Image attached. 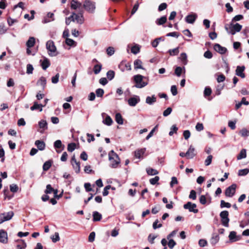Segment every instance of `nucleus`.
Returning <instances> with one entry per match:
<instances>
[{"label":"nucleus","mask_w":249,"mask_h":249,"mask_svg":"<svg viewBox=\"0 0 249 249\" xmlns=\"http://www.w3.org/2000/svg\"><path fill=\"white\" fill-rule=\"evenodd\" d=\"M146 79V77L141 74L134 75L133 76V79L136 84L135 87L137 88L141 89L147 86L148 84V81L144 80V79Z\"/></svg>","instance_id":"obj_1"},{"label":"nucleus","mask_w":249,"mask_h":249,"mask_svg":"<svg viewBox=\"0 0 249 249\" xmlns=\"http://www.w3.org/2000/svg\"><path fill=\"white\" fill-rule=\"evenodd\" d=\"M108 158L110 161V166L113 168H117L120 163L118 155L113 150H111L108 154Z\"/></svg>","instance_id":"obj_2"},{"label":"nucleus","mask_w":249,"mask_h":249,"mask_svg":"<svg viewBox=\"0 0 249 249\" xmlns=\"http://www.w3.org/2000/svg\"><path fill=\"white\" fill-rule=\"evenodd\" d=\"M71 17H72V21H76L79 24H82L84 22L85 19L83 16V11H81L79 13L76 14L75 12L71 13Z\"/></svg>","instance_id":"obj_3"},{"label":"nucleus","mask_w":249,"mask_h":249,"mask_svg":"<svg viewBox=\"0 0 249 249\" xmlns=\"http://www.w3.org/2000/svg\"><path fill=\"white\" fill-rule=\"evenodd\" d=\"M46 48L49 52V55L51 56H56V48L54 45V42L52 40H49L46 43Z\"/></svg>","instance_id":"obj_4"},{"label":"nucleus","mask_w":249,"mask_h":249,"mask_svg":"<svg viewBox=\"0 0 249 249\" xmlns=\"http://www.w3.org/2000/svg\"><path fill=\"white\" fill-rule=\"evenodd\" d=\"M83 7L89 13H92L95 9V3L90 0H86L83 3Z\"/></svg>","instance_id":"obj_5"},{"label":"nucleus","mask_w":249,"mask_h":249,"mask_svg":"<svg viewBox=\"0 0 249 249\" xmlns=\"http://www.w3.org/2000/svg\"><path fill=\"white\" fill-rule=\"evenodd\" d=\"M229 212L227 211H222L220 213V217L222 225L226 227H229L230 219L228 217Z\"/></svg>","instance_id":"obj_6"},{"label":"nucleus","mask_w":249,"mask_h":249,"mask_svg":"<svg viewBox=\"0 0 249 249\" xmlns=\"http://www.w3.org/2000/svg\"><path fill=\"white\" fill-rule=\"evenodd\" d=\"M14 214V213L12 211L1 213L0 214V224L12 219Z\"/></svg>","instance_id":"obj_7"},{"label":"nucleus","mask_w":249,"mask_h":249,"mask_svg":"<svg viewBox=\"0 0 249 249\" xmlns=\"http://www.w3.org/2000/svg\"><path fill=\"white\" fill-rule=\"evenodd\" d=\"M236 185L232 184L228 187L225 190V195L226 196L231 197L234 196L235 193Z\"/></svg>","instance_id":"obj_8"},{"label":"nucleus","mask_w":249,"mask_h":249,"mask_svg":"<svg viewBox=\"0 0 249 249\" xmlns=\"http://www.w3.org/2000/svg\"><path fill=\"white\" fill-rule=\"evenodd\" d=\"M196 205L195 203H192L191 202H188L184 205L183 208L185 209H188L190 212H193L195 213H198V209H196Z\"/></svg>","instance_id":"obj_9"},{"label":"nucleus","mask_w":249,"mask_h":249,"mask_svg":"<svg viewBox=\"0 0 249 249\" xmlns=\"http://www.w3.org/2000/svg\"><path fill=\"white\" fill-rule=\"evenodd\" d=\"M197 16L196 13H193L187 16L185 18V21L187 23L193 24L196 21Z\"/></svg>","instance_id":"obj_10"},{"label":"nucleus","mask_w":249,"mask_h":249,"mask_svg":"<svg viewBox=\"0 0 249 249\" xmlns=\"http://www.w3.org/2000/svg\"><path fill=\"white\" fill-rule=\"evenodd\" d=\"M214 50L220 54H224L227 51L226 48L221 46L219 44H215L213 46Z\"/></svg>","instance_id":"obj_11"},{"label":"nucleus","mask_w":249,"mask_h":249,"mask_svg":"<svg viewBox=\"0 0 249 249\" xmlns=\"http://www.w3.org/2000/svg\"><path fill=\"white\" fill-rule=\"evenodd\" d=\"M8 242V237L7 232L3 230L0 231V242L6 244Z\"/></svg>","instance_id":"obj_12"},{"label":"nucleus","mask_w":249,"mask_h":249,"mask_svg":"<svg viewBox=\"0 0 249 249\" xmlns=\"http://www.w3.org/2000/svg\"><path fill=\"white\" fill-rule=\"evenodd\" d=\"M45 193L46 194H51L53 193L54 194L55 197H57L58 198L60 197V196H57V190L53 189L50 184H48L46 186V189L45 191Z\"/></svg>","instance_id":"obj_13"},{"label":"nucleus","mask_w":249,"mask_h":249,"mask_svg":"<svg viewBox=\"0 0 249 249\" xmlns=\"http://www.w3.org/2000/svg\"><path fill=\"white\" fill-rule=\"evenodd\" d=\"M229 238L231 242H233L239 240L240 239V236H237L236 232L234 231H232L230 232Z\"/></svg>","instance_id":"obj_14"},{"label":"nucleus","mask_w":249,"mask_h":249,"mask_svg":"<svg viewBox=\"0 0 249 249\" xmlns=\"http://www.w3.org/2000/svg\"><path fill=\"white\" fill-rule=\"evenodd\" d=\"M54 20V14L53 13L49 12L47 16L44 17L42 20L43 23H47Z\"/></svg>","instance_id":"obj_15"},{"label":"nucleus","mask_w":249,"mask_h":249,"mask_svg":"<svg viewBox=\"0 0 249 249\" xmlns=\"http://www.w3.org/2000/svg\"><path fill=\"white\" fill-rule=\"evenodd\" d=\"M140 98L138 96L131 97L128 100V104L130 106L134 107L140 102Z\"/></svg>","instance_id":"obj_16"},{"label":"nucleus","mask_w":249,"mask_h":249,"mask_svg":"<svg viewBox=\"0 0 249 249\" xmlns=\"http://www.w3.org/2000/svg\"><path fill=\"white\" fill-rule=\"evenodd\" d=\"M245 68L244 66H237L235 71L236 74L242 78H244L245 77V75L243 72L245 70Z\"/></svg>","instance_id":"obj_17"},{"label":"nucleus","mask_w":249,"mask_h":249,"mask_svg":"<svg viewBox=\"0 0 249 249\" xmlns=\"http://www.w3.org/2000/svg\"><path fill=\"white\" fill-rule=\"evenodd\" d=\"M146 151V148H143L136 150L134 152V156L136 158L141 159L143 155Z\"/></svg>","instance_id":"obj_18"},{"label":"nucleus","mask_w":249,"mask_h":249,"mask_svg":"<svg viewBox=\"0 0 249 249\" xmlns=\"http://www.w3.org/2000/svg\"><path fill=\"white\" fill-rule=\"evenodd\" d=\"M195 151V148L191 145L188 151L186 152L187 158L188 159H193L196 156Z\"/></svg>","instance_id":"obj_19"},{"label":"nucleus","mask_w":249,"mask_h":249,"mask_svg":"<svg viewBox=\"0 0 249 249\" xmlns=\"http://www.w3.org/2000/svg\"><path fill=\"white\" fill-rule=\"evenodd\" d=\"M82 5V3L76 0H71V8L72 9L76 10L80 8Z\"/></svg>","instance_id":"obj_20"},{"label":"nucleus","mask_w":249,"mask_h":249,"mask_svg":"<svg viewBox=\"0 0 249 249\" xmlns=\"http://www.w3.org/2000/svg\"><path fill=\"white\" fill-rule=\"evenodd\" d=\"M41 63V66L42 68L45 70H46L51 65L50 61L47 58H45L43 60H40Z\"/></svg>","instance_id":"obj_21"},{"label":"nucleus","mask_w":249,"mask_h":249,"mask_svg":"<svg viewBox=\"0 0 249 249\" xmlns=\"http://www.w3.org/2000/svg\"><path fill=\"white\" fill-rule=\"evenodd\" d=\"M119 67L122 71H130L131 69V65L129 63H122L119 65Z\"/></svg>","instance_id":"obj_22"},{"label":"nucleus","mask_w":249,"mask_h":249,"mask_svg":"<svg viewBox=\"0 0 249 249\" xmlns=\"http://www.w3.org/2000/svg\"><path fill=\"white\" fill-rule=\"evenodd\" d=\"M43 107H44V105H43V104H39L37 102H35L33 106L31 107L30 109L32 111L38 109L39 111H41Z\"/></svg>","instance_id":"obj_23"},{"label":"nucleus","mask_w":249,"mask_h":249,"mask_svg":"<svg viewBox=\"0 0 249 249\" xmlns=\"http://www.w3.org/2000/svg\"><path fill=\"white\" fill-rule=\"evenodd\" d=\"M156 97L155 95L152 96H147L146 98L145 102L146 104L151 105L156 102Z\"/></svg>","instance_id":"obj_24"},{"label":"nucleus","mask_w":249,"mask_h":249,"mask_svg":"<svg viewBox=\"0 0 249 249\" xmlns=\"http://www.w3.org/2000/svg\"><path fill=\"white\" fill-rule=\"evenodd\" d=\"M35 145L39 150H43L45 147V143L44 142L37 140L35 142Z\"/></svg>","instance_id":"obj_25"},{"label":"nucleus","mask_w":249,"mask_h":249,"mask_svg":"<svg viewBox=\"0 0 249 249\" xmlns=\"http://www.w3.org/2000/svg\"><path fill=\"white\" fill-rule=\"evenodd\" d=\"M38 125L40 128L42 129L40 132L42 133L43 131L47 129V123L46 121L42 120L38 122Z\"/></svg>","instance_id":"obj_26"},{"label":"nucleus","mask_w":249,"mask_h":249,"mask_svg":"<svg viewBox=\"0 0 249 249\" xmlns=\"http://www.w3.org/2000/svg\"><path fill=\"white\" fill-rule=\"evenodd\" d=\"M225 28L229 34H231V35L235 34V32L233 31V24L231 23L230 24L225 25Z\"/></svg>","instance_id":"obj_27"},{"label":"nucleus","mask_w":249,"mask_h":249,"mask_svg":"<svg viewBox=\"0 0 249 249\" xmlns=\"http://www.w3.org/2000/svg\"><path fill=\"white\" fill-rule=\"evenodd\" d=\"M35 44V38L34 37H30L26 42V46L28 48L33 47Z\"/></svg>","instance_id":"obj_28"},{"label":"nucleus","mask_w":249,"mask_h":249,"mask_svg":"<svg viewBox=\"0 0 249 249\" xmlns=\"http://www.w3.org/2000/svg\"><path fill=\"white\" fill-rule=\"evenodd\" d=\"M167 21V18L166 16H162L160 18H158L156 20V23L158 25H163Z\"/></svg>","instance_id":"obj_29"},{"label":"nucleus","mask_w":249,"mask_h":249,"mask_svg":"<svg viewBox=\"0 0 249 249\" xmlns=\"http://www.w3.org/2000/svg\"><path fill=\"white\" fill-rule=\"evenodd\" d=\"M102 218V214L98 212H94L93 213V221H99Z\"/></svg>","instance_id":"obj_30"},{"label":"nucleus","mask_w":249,"mask_h":249,"mask_svg":"<svg viewBox=\"0 0 249 249\" xmlns=\"http://www.w3.org/2000/svg\"><path fill=\"white\" fill-rule=\"evenodd\" d=\"M246 156H247L246 150L245 149H242L240 151V153L237 156V159L238 160H240L242 159L245 158L246 157Z\"/></svg>","instance_id":"obj_31"},{"label":"nucleus","mask_w":249,"mask_h":249,"mask_svg":"<svg viewBox=\"0 0 249 249\" xmlns=\"http://www.w3.org/2000/svg\"><path fill=\"white\" fill-rule=\"evenodd\" d=\"M115 121L119 124H123V119L121 114L120 113H117L115 115Z\"/></svg>","instance_id":"obj_32"},{"label":"nucleus","mask_w":249,"mask_h":249,"mask_svg":"<svg viewBox=\"0 0 249 249\" xmlns=\"http://www.w3.org/2000/svg\"><path fill=\"white\" fill-rule=\"evenodd\" d=\"M142 62L140 59H136L134 62V68L135 69H144L142 67Z\"/></svg>","instance_id":"obj_33"},{"label":"nucleus","mask_w":249,"mask_h":249,"mask_svg":"<svg viewBox=\"0 0 249 249\" xmlns=\"http://www.w3.org/2000/svg\"><path fill=\"white\" fill-rule=\"evenodd\" d=\"M180 59L182 62V63L185 65L187 64V54L185 53H182L180 54Z\"/></svg>","instance_id":"obj_34"},{"label":"nucleus","mask_w":249,"mask_h":249,"mask_svg":"<svg viewBox=\"0 0 249 249\" xmlns=\"http://www.w3.org/2000/svg\"><path fill=\"white\" fill-rule=\"evenodd\" d=\"M103 123L108 126H110L112 124L113 121L109 116L107 115L106 119L103 121Z\"/></svg>","instance_id":"obj_35"},{"label":"nucleus","mask_w":249,"mask_h":249,"mask_svg":"<svg viewBox=\"0 0 249 249\" xmlns=\"http://www.w3.org/2000/svg\"><path fill=\"white\" fill-rule=\"evenodd\" d=\"M102 66L100 63L95 65L93 68L94 73L95 74H98L102 69Z\"/></svg>","instance_id":"obj_36"},{"label":"nucleus","mask_w":249,"mask_h":249,"mask_svg":"<svg viewBox=\"0 0 249 249\" xmlns=\"http://www.w3.org/2000/svg\"><path fill=\"white\" fill-rule=\"evenodd\" d=\"M219 237L218 235H216L215 236H213L211 240L210 243L212 245H215L219 241Z\"/></svg>","instance_id":"obj_37"},{"label":"nucleus","mask_w":249,"mask_h":249,"mask_svg":"<svg viewBox=\"0 0 249 249\" xmlns=\"http://www.w3.org/2000/svg\"><path fill=\"white\" fill-rule=\"evenodd\" d=\"M249 173V169L248 168L241 169L238 171V175L239 176H243L247 175Z\"/></svg>","instance_id":"obj_38"},{"label":"nucleus","mask_w":249,"mask_h":249,"mask_svg":"<svg viewBox=\"0 0 249 249\" xmlns=\"http://www.w3.org/2000/svg\"><path fill=\"white\" fill-rule=\"evenodd\" d=\"M183 69L185 70V68L184 67L181 68L180 67H177L175 70V74L178 77L180 76Z\"/></svg>","instance_id":"obj_39"},{"label":"nucleus","mask_w":249,"mask_h":249,"mask_svg":"<svg viewBox=\"0 0 249 249\" xmlns=\"http://www.w3.org/2000/svg\"><path fill=\"white\" fill-rule=\"evenodd\" d=\"M169 54L171 56L176 55L179 53L178 47L168 51Z\"/></svg>","instance_id":"obj_40"},{"label":"nucleus","mask_w":249,"mask_h":249,"mask_svg":"<svg viewBox=\"0 0 249 249\" xmlns=\"http://www.w3.org/2000/svg\"><path fill=\"white\" fill-rule=\"evenodd\" d=\"M37 84L40 85L43 88L45 87L46 84V80L44 77H41L39 80L37 81Z\"/></svg>","instance_id":"obj_41"},{"label":"nucleus","mask_w":249,"mask_h":249,"mask_svg":"<svg viewBox=\"0 0 249 249\" xmlns=\"http://www.w3.org/2000/svg\"><path fill=\"white\" fill-rule=\"evenodd\" d=\"M146 172L149 175H156L158 174V171L153 168H147Z\"/></svg>","instance_id":"obj_42"},{"label":"nucleus","mask_w":249,"mask_h":249,"mask_svg":"<svg viewBox=\"0 0 249 249\" xmlns=\"http://www.w3.org/2000/svg\"><path fill=\"white\" fill-rule=\"evenodd\" d=\"M52 162L50 160L46 161L43 165V169L44 171H47L51 167Z\"/></svg>","instance_id":"obj_43"},{"label":"nucleus","mask_w":249,"mask_h":249,"mask_svg":"<svg viewBox=\"0 0 249 249\" xmlns=\"http://www.w3.org/2000/svg\"><path fill=\"white\" fill-rule=\"evenodd\" d=\"M73 168L75 170V172L76 173H79L80 171V163H76V164H74V163H71Z\"/></svg>","instance_id":"obj_44"},{"label":"nucleus","mask_w":249,"mask_h":249,"mask_svg":"<svg viewBox=\"0 0 249 249\" xmlns=\"http://www.w3.org/2000/svg\"><path fill=\"white\" fill-rule=\"evenodd\" d=\"M75 148L76 144L74 142H72L68 144L67 149L69 152H71L75 150Z\"/></svg>","instance_id":"obj_45"},{"label":"nucleus","mask_w":249,"mask_h":249,"mask_svg":"<svg viewBox=\"0 0 249 249\" xmlns=\"http://www.w3.org/2000/svg\"><path fill=\"white\" fill-rule=\"evenodd\" d=\"M242 25L239 24V23H236L235 24H233V31L235 32V33L236 32H238L240 31V30L242 29Z\"/></svg>","instance_id":"obj_46"},{"label":"nucleus","mask_w":249,"mask_h":249,"mask_svg":"<svg viewBox=\"0 0 249 249\" xmlns=\"http://www.w3.org/2000/svg\"><path fill=\"white\" fill-rule=\"evenodd\" d=\"M51 239L53 243H56V242L59 241L60 237L59 233L58 232H55L54 235L51 237Z\"/></svg>","instance_id":"obj_47"},{"label":"nucleus","mask_w":249,"mask_h":249,"mask_svg":"<svg viewBox=\"0 0 249 249\" xmlns=\"http://www.w3.org/2000/svg\"><path fill=\"white\" fill-rule=\"evenodd\" d=\"M221 208H229L231 207V204L229 202H226L224 200H222L220 201Z\"/></svg>","instance_id":"obj_48"},{"label":"nucleus","mask_w":249,"mask_h":249,"mask_svg":"<svg viewBox=\"0 0 249 249\" xmlns=\"http://www.w3.org/2000/svg\"><path fill=\"white\" fill-rule=\"evenodd\" d=\"M140 47L138 45H135L131 48V51L132 53L136 54L140 52Z\"/></svg>","instance_id":"obj_49"},{"label":"nucleus","mask_w":249,"mask_h":249,"mask_svg":"<svg viewBox=\"0 0 249 249\" xmlns=\"http://www.w3.org/2000/svg\"><path fill=\"white\" fill-rule=\"evenodd\" d=\"M158 127V125H156L152 130L150 132V133L148 134V135L146 137V140H149L151 137H152L153 135L154 132L156 131V130L157 129Z\"/></svg>","instance_id":"obj_50"},{"label":"nucleus","mask_w":249,"mask_h":249,"mask_svg":"<svg viewBox=\"0 0 249 249\" xmlns=\"http://www.w3.org/2000/svg\"><path fill=\"white\" fill-rule=\"evenodd\" d=\"M114 75L115 73L113 71H109L107 73V77L109 80H111L114 77Z\"/></svg>","instance_id":"obj_51"},{"label":"nucleus","mask_w":249,"mask_h":249,"mask_svg":"<svg viewBox=\"0 0 249 249\" xmlns=\"http://www.w3.org/2000/svg\"><path fill=\"white\" fill-rule=\"evenodd\" d=\"M240 134L242 137H247L249 136V131L246 128H244L240 130Z\"/></svg>","instance_id":"obj_52"},{"label":"nucleus","mask_w":249,"mask_h":249,"mask_svg":"<svg viewBox=\"0 0 249 249\" xmlns=\"http://www.w3.org/2000/svg\"><path fill=\"white\" fill-rule=\"evenodd\" d=\"M178 130V128L176 125H172V127H171L170 131L169 133V135L170 136H172L174 133H177Z\"/></svg>","instance_id":"obj_53"},{"label":"nucleus","mask_w":249,"mask_h":249,"mask_svg":"<svg viewBox=\"0 0 249 249\" xmlns=\"http://www.w3.org/2000/svg\"><path fill=\"white\" fill-rule=\"evenodd\" d=\"M159 179L160 178L158 176H156L155 178H151L149 180V182L151 184L155 185L158 183V182L159 181Z\"/></svg>","instance_id":"obj_54"},{"label":"nucleus","mask_w":249,"mask_h":249,"mask_svg":"<svg viewBox=\"0 0 249 249\" xmlns=\"http://www.w3.org/2000/svg\"><path fill=\"white\" fill-rule=\"evenodd\" d=\"M213 159L212 155H209L207 157L205 160V164L206 166H209L211 164Z\"/></svg>","instance_id":"obj_55"},{"label":"nucleus","mask_w":249,"mask_h":249,"mask_svg":"<svg viewBox=\"0 0 249 249\" xmlns=\"http://www.w3.org/2000/svg\"><path fill=\"white\" fill-rule=\"evenodd\" d=\"M212 93V90L211 88L206 87L205 88L204 91V95L205 97L210 96Z\"/></svg>","instance_id":"obj_56"},{"label":"nucleus","mask_w":249,"mask_h":249,"mask_svg":"<svg viewBox=\"0 0 249 249\" xmlns=\"http://www.w3.org/2000/svg\"><path fill=\"white\" fill-rule=\"evenodd\" d=\"M34 70V67L31 64H28L27 65L26 73L27 74H32Z\"/></svg>","instance_id":"obj_57"},{"label":"nucleus","mask_w":249,"mask_h":249,"mask_svg":"<svg viewBox=\"0 0 249 249\" xmlns=\"http://www.w3.org/2000/svg\"><path fill=\"white\" fill-rule=\"evenodd\" d=\"M10 189L12 192L16 193L17 192H18V188L16 184H13L12 185H10Z\"/></svg>","instance_id":"obj_58"},{"label":"nucleus","mask_w":249,"mask_h":249,"mask_svg":"<svg viewBox=\"0 0 249 249\" xmlns=\"http://www.w3.org/2000/svg\"><path fill=\"white\" fill-rule=\"evenodd\" d=\"M189 197L193 200H195L196 198V192L195 190H191L189 196Z\"/></svg>","instance_id":"obj_59"},{"label":"nucleus","mask_w":249,"mask_h":249,"mask_svg":"<svg viewBox=\"0 0 249 249\" xmlns=\"http://www.w3.org/2000/svg\"><path fill=\"white\" fill-rule=\"evenodd\" d=\"M114 48L112 47H109L107 49V54L109 56L113 55L114 53Z\"/></svg>","instance_id":"obj_60"},{"label":"nucleus","mask_w":249,"mask_h":249,"mask_svg":"<svg viewBox=\"0 0 249 249\" xmlns=\"http://www.w3.org/2000/svg\"><path fill=\"white\" fill-rule=\"evenodd\" d=\"M66 43L68 45L71 46L74 45L75 42L72 39L69 38H66Z\"/></svg>","instance_id":"obj_61"},{"label":"nucleus","mask_w":249,"mask_h":249,"mask_svg":"<svg viewBox=\"0 0 249 249\" xmlns=\"http://www.w3.org/2000/svg\"><path fill=\"white\" fill-rule=\"evenodd\" d=\"M62 144L61 141L60 140H56L54 142V147L55 148H60L62 147Z\"/></svg>","instance_id":"obj_62"},{"label":"nucleus","mask_w":249,"mask_h":249,"mask_svg":"<svg viewBox=\"0 0 249 249\" xmlns=\"http://www.w3.org/2000/svg\"><path fill=\"white\" fill-rule=\"evenodd\" d=\"M95 92L97 97H102L104 93V91L102 89H97Z\"/></svg>","instance_id":"obj_63"},{"label":"nucleus","mask_w":249,"mask_h":249,"mask_svg":"<svg viewBox=\"0 0 249 249\" xmlns=\"http://www.w3.org/2000/svg\"><path fill=\"white\" fill-rule=\"evenodd\" d=\"M59 73H57L54 76H53L52 78V82L53 84H56L58 83L59 81Z\"/></svg>","instance_id":"obj_64"}]
</instances>
